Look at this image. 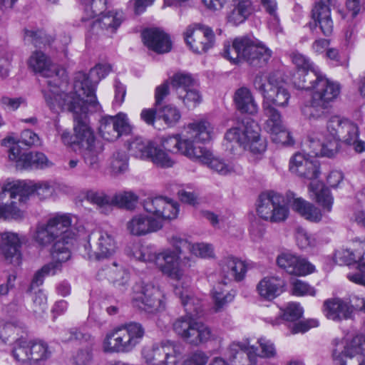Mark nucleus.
<instances>
[{"label":"nucleus","instance_id":"58","mask_svg":"<svg viewBox=\"0 0 365 365\" xmlns=\"http://www.w3.org/2000/svg\"><path fill=\"white\" fill-rule=\"evenodd\" d=\"M189 252L193 255L202 258H210L214 255L212 245L204 242L192 243Z\"/></svg>","mask_w":365,"mask_h":365},{"label":"nucleus","instance_id":"38","mask_svg":"<svg viewBox=\"0 0 365 365\" xmlns=\"http://www.w3.org/2000/svg\"><path fill=\"white\" fill-rule=\"evenodd\" d=\"M227 282H218L214 285L211 296L214 303V308L216 312H219L226 307L229 303L234 300L235 292L234 290H227L225 287Z\"/></svg>","mask_w":365,"mask_h":365},{"label":"nucleus","instance_id":"17","mask_svg":"<svg viewBox=\"0 0 365 365\" xmlns=\"http://www.w3.org/2000/svg\"><path fill=\"white\" fill-rule=\"evenodd\" d=\"M53 187L47 182L27 184L21 181L8 182L3 187V194L9 195L11 199L25 202L30 195L36 194L40 199H46L52 195Z\"/></svg>","mask_w":365,"mask_h":365},{"label":"nucleus","instance_id":"41","mask_svg":"<svg viewBox=\"0 0 365 365\" xmlns=\"http://www.w3.org/2000/svg\"><path fill=\"white\" fill-rule=\"evenodd\" d=\"M303 314V309L299 304L296 302L289 303L285 309L279 311L274 317H267L264 321L272 326H277L281 324L283 319L293 322L299 319Z\"/></svg>","mask_w":365,"mask_h":365},{"label":"nucleus","instance_id":"30","mask_svg":"<svg viewBox=\"0 0 365 365\" xmlns=\"http://www.w3.org/2000/svg\"><path fill=\"white\" fill-rule=\"evenodd\" d=\"M220 265L221 275L227 282L233 279L238 282L242 280L247 272L245 262L233 256L224 257Z\"/></svg>","mask_w":365,"mask_h":365},{"label":"nucleus","instance_id":"62","mask_svg":"<svg viewBox=\"0 0 365 365\" xmlns=\"http://www.w3.org/2000/svg\"><path fill=\"white\" fill-rule=\"evenodd\" d=\"M127 168V158L124 154L117 153L113 155L110 163V168L113 174L118 175L123 173Z\"/></svg>","mask_w":365,"mask_h":365},{"label":"nucleus","instance_id":"64","mask_svg":"<svg viewBox=\"0 0 365 365\" xmlns=\"http://www.w3.org/2000/svg\"><path fill=\"white\" fill-rule=\"evenodd\" d=\"M296 239L299 247L302 249H306L314 245V239L306 230L302 228L297 230Z\"/></svg>","mask_w":365,"mask_h":365},{"label":"nucleus","instance_id":"57","mask_svg":"<svg viewBox=\"0 0 365 365\" xmlns=\"http://www.w3.org/2000/svg\"><path fill=\"white\" fill-rule=\"evenodd\" d=\"M257 342L260 347V352L256 356L262 358H274L277 355V350L274 343L266 337H260Z\"/></svg>","mask_w":365,"mask_h":365},{"label":"nucleus","instance_id":"32","mask_svg":"<svg viewBox=\"0 0 365 365\" xmlns=\"http://www.w3.org/2000/svg\"><path fill=\"white\" fill-rule=\"evenodd\" d=\"M123 20L121 12L108 11L103 12L92 23V29L98 33V30L105 31L107 34H114L120 26Z\"/></svg>","mask_w":365,"mask_h":365},{"label":"nucleus","instance_id":"20","mask_svg":"<svg viewBox=\"0 0 365 365\" xmlns=\"http://www.w3.org/2000/svg\"><path fill=\"white\" fill-rule=\"evenodd\" d=\"M100 135L107 141H113L123 134L131 131L127 115L125 113H118L115 116L103 118L99 125Z\"/></svg>","mask_w":365,"mask_h":365},{"label":"nucleus","instance_id":"55","mask_svg":"<svg viewBox=\"0 0 365 365\" xmlns=\"http://www.w3.org/2000/svg\"><path fill=\"white\" fill-rule=\"evenodd\" d=\"M269 133L271 135L272 141L277 144L290 145L294 143L291 133L284 125H282L279 129L270 131Z\"/></svg>","mask_w":365,"mask_h":365},{"label":"nucleus","instance_id":"33","mask_svg":"<svg viewBox=\"0 0 365 365\" xmlns=\"http://www.w3.org/2000/svg\"><path fill=\"white\" fill-rule=\"evenodd\" d=\"M284 281L277 277H264L257 284V289L260 297L272 300L284 290Z\"/></svg>","mask_w":365,"mask_h":365},{"label":"nucleus","instance_id":"59","mask_svg":"<svg viewBox=\"0 0 365 365\" xmlns=\"http://www.w3.org/2000/svg\"><path fill=\"white\" fill-rule=\"evenodd\" d=\"M292 293L296 296L309 295L314 297L316 294V289L306 282L300 279H295L292 282Z\"/></svg>","mask_w":365,"mask_h":365},{"label":"nucleus","instance_id":"14","mask_svg":"<svg viewBox=\"0 0 365 365\" xmlns=\"http://www.w3.org/2000/svg\"><path fill=\"white\" fill-rule=\"evenodd\" d=\"M183 352L184 346L180 342L165 340L145 346L142 356L148 365H177L182 359Z\"/></svg>","mask_w":365,"mask_h":365},{"label":"nucleus","instance_id":"50","mask_svg":"<svg viewBox=\"0 0 365 365\" xmlns=\"http://www.w3.org/2000/svg\"><path fill=\"white\" fill-rule=\"evenodd\" d=\"M30 361L46 360L51 355L47 344L41 340H30Z\"/></svg>","mask_w":365,"mask_h":365},{"label":"nucleus","instance_id":"8","mask_svg":"<svg viewBox=\"0 0 365 365\" xmlns=\"http://www.w3.org/2000/svg\"><path fill=\"white\" fill-rule=\"evenodd\" d=\"M187 138L182 139L180 135H174L163 138L162 145L166 150L180 153L195 160L200 146L197 143H207L215 135L214 126L207 120H197L188 124Z\"/></svg>","mask_w":365,"mask_h":365},{"label":"nucleus","instance_id":"3","mask_svg":"<svg viewBox=\"0 0 365 365\" xmlns=\"http://www.w3.org/2000/svg\"><path fill=\"white\" fill-rule=\"evenodd\" d=\"M72 219L69 214L57 213L46 222L36 224L33 234L34 242L41 247L51 245L53 262L38 270L31 281V287H38L46 276L55 275L61 271V264L71 257L69 245L76 234L71 230Z\"/></svg>","mask_w":365,"mask_h":365},{"label":"nucleus","instance_id":"11","mask_svg":"<svg viewBox=\"0 0 365 365\" xmlns=\"http://www.w3.org/2000/svg\"><path fill=\"white\" fill-rule=\"evenodd\" d=\"M111 71L108 63H98L90 70L88 74L83 72L76 73L73 83V92L65 96H73L75 100L88 103L91 107H99L96 96V88L98 82Z\"/></svg>","mask_w":365,"mask_h":365},{"label":"nucleus","instance_id":"61","mask_svg":"<svg viewBox=\"0 0 365 365\" xmlns=\"http://www.w3.org/2000/svg\"><path fill=\"white\" fill-rule=\"evenodd\" d=\"M291 58L293 63L297 67V70L303 69L307 71L316 68L308 57L297 51L293 52L291 54Z\"/></svg>","mask_w":365,"mask_h":365},{"label":"nucleus","instance_id":"36","mask_svg":"<svg viewBox=\"0 0 365 365\" xmlns=\"http://www.w3.org/2000/svg\"><path fill=\"white\" fill-rule=\"evenodd\" d=\"M232 9L227 13V19L233 25H239L253 13L252 0H232Z\"/></svg>","mask_w":365,"mask_h":365},{"label":"nucleus","instance_id":"24","mask_svg":"<svg viewBox=\"0 0 365 365\" xmlns=\"http://www.w3.org/2000/svg\"><path fill=\"white\" fill-rule=\"evenodd\" d=\"M96 240L95 250L88 251V258L91 259H101L114 255L117 250V242L111 231L98 229L92 233Z\"/></svg>","mask_w":365,"mask_h":365},{"label":"nucleus","instance_id":"48","mask_svg":"<svg viewBox=\"0 0 365 365\" xmlns=\"http://www.w3.org/2000/svg\"><path fill=\"white\" fill-rule=\"evenodd\" d=\"M177 95L184 106L189 109L195 108L202 101V96L195 86L187 90L181 89Z\"/></svg>","mask_w":365,"mask_h":365},{"label":"nucleus","instance_id":"60","mask_svg":"<svg viewBox=\"0 0 365 365\" xmlns=\"http://www.w3.org/2000/svg\"><path fill=\"white\" fill-rule=\"evenodd\" d=\"M86 198L100 207L112 204L111 199L102 192L88 190L86 192Z\"/></svg>","mask_w":365,"mask_h":365},{"label":"nucleus","instance_id":"13","mask_svg":"<svg viewBox=\"0 0 365 365\" xmlns=\"http://www.w3.org/2000/svg\"><path fill=\"white\" fill-rule=\"evenodd\" d=\"M131 302L135 307L148 314H155L165 308L163 290L153 283L136 282L132 288Z\"/></svg>","mask_w":365,"mask_h":365},{"label":"nucleus","instance_id":"40","mask_svg":"<svg viewBox=\"0 0 365 365\" xmlns=\"http://www.w3.org/2000/svg\"><path fill=\"white\" fill-rule=\"evenodd\" d=\"M230 357L233 359L237 356L243 358V365H254L257 363V348L248 343L232 342L228 349Z\"/></svg>","mask_w":365,"mask_h":365},{"label":"nucleus","instance_id":"34","mask_svg":"<svg viewBox=\"0 0 365 365\" xmlns=\"http://www.w3.org/2000/svg\"><path fill=\"white\" fill-rule=\"evenodd\" d=\"M234 101L237 109L241 113L255 115L259 111L258 104L247 87H241L235 91Z\"/></svg>","mask_w":365,"mask_h":365},{"label":"nucleus","instance_id":"19","mask_svg":"<svg viewBox=\"0 0 365 365\" xmlns=\"http://www.w3.org/2000/svg\"><path fill=\"white\" fill-rule=\"evenodd\" d=\"M357 309V306L352 304L350 298L338 297L324 300L322 306V312L324 316L328 319L336 322L351 319Z\"/></svg>","mask_w":365,"mask_h":365},{"label":"nucleus","instance_id":"18","mask_svg":"<svg viewBox=\"0 0 365 365\" xmlns=\"http://www.w3.org/2000/svg\"><path fill=\"white\" fill-rule=\"evenodd\" d=\"M143 208L153 220H158L162 227L166 220L175 219L179 212L177 202L163 197L147 198L143 202Z\"/></svg>","mask_w":365,"mask_h":365},{"label":"nucleus","instance_id":"1","mask_svg":"<svg viewBox=\"0 0 365 365\" xmlns=\"http://www.w3.org/2000/svg\"><path fill=\"white\" fill-rule=\"evenodd\" d=\"M190 262V257L182 258L174 250L165 249L160 252L156 267L177 282L174 292L187 313L175 320L173 331L187 344L198 346L211 340L212 333L208 326L194 319L202 309L200 301L194 296L191 288L192 279L186 272V269L191 267Z\"/></svg>","mask_w":365,"mask_h":365},{"label":"nucleus","instance_id":"25","mask_svg":"<svg viewBox=\"0 0 365 365\" xmlns=\"http://www.w3.org/2000/svg\"><path fill=\"white\" fill-rule=\"evenodd\" d=\"M9 158L16 161L20 169L43 168L49 166L47 157L42 153H21L20 145L15 144L9 149Z\"/></svg>","mask_w":365,"mask_h":365},{"label":"nucleus","instance_id":"21","mask_svg":"<svg viewBox=\"0 0 365 365\" xmlns=\"http://www.w3.org/2000/svg\"><path fill=\"white\" fill-rule=\"evenodd\" d=\"M195 161L207 165L211 170L221 175L239 174L242 167L230 160L213 156L212 153L203 146L200 147Z\"/></svg>","mask_w":365,"mask_h":365},{"label":"nucleus","instance_id":"63","mask_svg":"<svg viewBox=\"0 0 365 365\" xmlns=\"http://www.w3.org/2000/svg\"><path fill=\"white\" fill-rule=\"evenodd\" d=\"M319 326V322L317 319H309L300 321L297 323L292 324L289 329L292 334L305 333L309 329L317 327Z\"/></svg>","mask_w":365,"mask_h":365},{"label":"nucleus","instance_id":"45","mask_svg":"<svg viewBox=\"0 0 365 365\" xmlns=\"http://www.w3.org/2000/svg\"><path fill=\"white\" fill-rule=\"evenodd\" d=\"M81 1L83 5V21L97 18L106 7V0H81Z\"/></svg>","mask_w":365,"mask_h":365},{"label":"nucleus","instance_id":"5","mask_svg":"<svg viewBox=\"0 0 365 365\" xmlns=\"http://www.w3.org/2000/svg\"><path fill=\"white\" fill-rule=\"evenodd\" d=\"M312 134L308 137L305 143L308 149V153L297 152L294 153L289 159V170L300 178L313 180L309 185V192L311 196L321 205L325 212H331L334 203V198L330 193L329 190L325 187L323 182L315 181L319 174V165L318 162L313 159L317 157L311 153L309 148V138Z\"/></svg>","mask_w":365,"mask_h":365},{"label":"nucleus","instance_id":"56","mask_svg":"<svg viewBox=\"0 0 365 365\" xmlns=\"http://www.w3.org/2000/svg\"><path fill=\"white\" fill-rule=\"evenodd\" d=\"M135 259L145 262H153L157 265V258L160 252L157 253L151 246H141L133 254Z\"/></svg>","mask_w":365,"mask_h":365},{"label":"nucleus","instance_id":"31","mask_svg":"<svg viewBox=\"0 0 365 365\" xmlns=\"http://www.w3.org/2000/svg\"><path fill=\"white\" fill-rule=\"evenodd\" d=\"M142 37L145 45L157 53H167L171 49V41L169 36L158 29H149L143 31Z\"/></svg>","mask_w":365,"mask_h":365},{"label":"nucleus","instance_id":"39","mask_svg":"<svg viewBox=\"0 0 365 365\" xmlns=\"http://www.w3.org/2000/svg\"><path fill=\"white\" fill-rule=\"evenodd\" d=\"M291 205L293 210L310 222H319L322 220L321 210L302 197L294 198Z\"/></svg>","mask_w":365,"mask_h":365},{"label":"nucleus","instance_id":"42","mask_svg":"<svg viewBox=\"0 0 365 365\" xmlns=\"http://www.w3.org/2000/svg\"><path fill=\"white\" fill-rule=\"evenodd\" d=\"M108 277L116 288L123 292L127 288L130 273L125 267L114 262L109 268Z\"/></svg>","mask_w":365,"mask_h":365},{"label":"nucleus","instance_id":"12","mask_svg":"<svg viewBox=\"0 0 365 365\" xmlns=\"http://www.w3.org/2000/svg\"><path fill=\"white\" fill-rule=\"evenodd\" d=\"M225 139L237 143L253 154H262L267 148L265 140L260 136L259 126L250 118L243 119L235 127L227 130Z\"/></svg>","mask_w":365,"mask_h":365},{"label":"nucleus","instance_id":"27","mask_svg":"<svg viewBox=\"0 0 365 365\" xmlns=\"http://www.w3.org/2000/svg\"><path fill=\"white\" fill-rule=\"evenodd\" d=\"M69 337L65 341L78 340L81 342H86L87 345L79 349L73 356L75 365H91L93 359V350L95 346L94 338L88 332L78 329H72L69 331Z\"/></svg>","mask_w":365,"mask_h":365},{"label":"nucleus","instance_id":"54","mask_svg":"<svg viewBox=\"0 0 365 365\" xmlns=\"http://www.w3.org/2000/svg\"><path fill=\"white\" fill-rule=\"evenodd\" d=\"M102 350L104 353H121L115 330L107 333L102 341Z\"/></svg>","mask_w":365,"mask_h":365},{"label":"nucleus","instance_id":"23","mask_svg":"<svg viewBox=\"0 0 365 365\" xmlns=\"http://www.w3.org/2000/svg\"><path fill=\"white\" fill-rule=\"evenodd\" d=\"M115 332L121 353H128L140 343L145 329L140 323L130 322L118 329Z\"/></svg>","mask_w":365,"mask_h":365},{"label":"nucleus","instance_id":"10","mask_svg":"<svg viewBox=\"0 0 365 365\" xmlns=\"http://www.w3.org/2000/svg\"><path fill=\"white\" fill-rule=\"evenodd\" d=\"M28 65L34 72L40 73L42 76L48 78L46 81V86L41 90H47L48 95L53 101L63 99L66 93H61V86L63 82H66L67 76L63 68L51 63V59L42 51H36L32 53L28 60Z\"/></svg>","mask_w":365,"mask_h":365},{"label":"nucleus","instance_id":"26","mask_svg":"<svg viewBox=\"0 0 365 365\" xmlns=\"http://www.w3.org/2000/svg\"><path fill=\"white\" fill-rule=\"evenodd\" d=\"M278 266L289 274L305 276L314 272L315 267L305 258L291 252H283L277 258Z\"/></svg>","mask_w":365,"mask_h":365},{"label":"nucleus","instance_id":"47","mask_svg":"<svg viewBox=\"0 0 365 365\" xmlns=\"http://www.w3.org/2000/svg\"><path fill=\"white\" fill-rule=\"evenodd\" d=\"M7 195H9L8 193L5 195L3 194V191L0 194L1 199H4ZM10 197V196H9ZM11 201L10 203H6L3 205H0V219L4 220H20L23 218L24 213L23 212L19 209L16 206V202L14 201L15 199H11L9 197Z\"/></svg>","mask_w":365,"mask_h":365},{"label":"nucleus","instance_id":"4","mask_svg":"<svg viewBox=\"0 0 365 365\" xmlns=\"http://www.w3.org/2000/svg\"><path fill=\"white\" fill-rule=\"evenodd\" d=\"M359 130L356 124L347 119L334 116L329 119L327 129L322 133H312L309 138L311 153L317 156L331 158L339 150V141L352 145L359 153L365 151V141L359 140Z\"/></svg>","mask_w":365,"mask_h":365},{"label":"nucleus","instance_id":"6","mask_svg":"<svg viewBox=\"0 0 365 365\" xmlns=\"http://www.w3.org/2000/svg\"><path fill=\"white\" fill-rule=\"evenodd\" d=\"M255 88L262 96V111L267 118L264 129L269 133L277 130L284 125L280 112L274 106L286 107L291 97L289 92L282 83H274L262 73L257 74L253 81Z\"/></svg>","mask_w":365,"mask_h":365},{"label":"nucleus","instance_id":"2","mask_svg":"<svg viewBox=\"0 0 365 365\" xmlns=\"http://www.w3.org/2000/svg\"><path fill=\"white\" fill-rule=\"evenodd\" d=\"M47 90L43 91V97L46 104L56 112L58 109H66L73 113V134L64 130L61 134L63 144L69 145L73 150H78L85 163L91 169L99 168V154L103 148L96 140L94 132L89 124L88 114L96 112L99 107H91L88 103L75 100L73 96H65L63 99L53 101Z\"/></svg>","mask_w":365,"mask_h":365},{"label":"nucleus","instance_id":"35","mask_svg":"<svg viewBox=\"0 0 365 365\" xmlns=\"http://www.w3.org/2000/svg\"><path fill=\"white\" fill-rule=\"evenodd\" d=\"M0 251L5 258L11 260L19 259L20 257L21 240L18 234L11 232L0 233Z\"/></svg>","mask_w":365,"mask_h":365},{"label":"nucleus","instance_id":"29","mask_svg":"<svg viewBox=\"0 0 365 365\" xmlns=\"http://www.w3.org/2000/svg\"><path fill=\"white\" fill-rule=\"evenodd\" d=\"M334 3L335 0H319L312 11V19L325 36L330 35L333 31L334 24L329 6Z\"/></svg>","mask_w":365,"mask_h":365},{"label":"nucleus","instance_id":"28","mask_svg":"<svg viewBox=\"0 0 365 365\" xmlns=\"http://www.w3.org/2000/svg\"><path fill=\"white\" fill-rule=\"evenodd\" d=\"M162 229L158 220H153L151 216L145 214L134 215L127 222L128 232L134 236H144Z\"/></svg>","mask_w":365,"mask_h":365},{"label":"nucleus","instance_id":"51","mask_svg":"<svg viewBox=\"0 0 365 365\" xmlns=\"http://www.w3.org/2000/svg\"><path fill=\"white\" fill-rule=\"evenodd\" d=\"M172 86L175 88L177 93L179 91L187 90L195 86V81L190 74L184 73H175L171 80Z\"/></svg>","mask_w":365,"mask_h":365},{"label":"nucleus","instance_id":"37","mask_svg":"<svg viewBox=\"0 0 365 365\" xmlns=\"http://www.w3.org/2000/svg\"><path fill=\"white\" fill-rule=\"evenodd\" d=\"M322 73L317 68L311 70L299 69L292 76V83L298 89L313 90Z\"/></svg>","mask_w":365,"mask_h":365},{"label":"nucleus","instance_id":"44","mask_svg":"<svg viewBox=\"0 0 365 365\" xmlns=\"http://www.w3.org/2000/svg\"><path fill=\"white\" fill-rule=\"evenodd\" d=\"M153 142L147 141L142 138L137 137L132 140L128 145V150L131 155L147 160L149 153H151V148Z\"/></svg>","mask_w":365,"mask_h":365},{"label":"nucleus","instance_id":"15","mask_svg":"<svg viewBox=\"0 0 365 365\" xmlns=\"http://www.w3.org/2000/svg\"><path fill=\"white\" fill-rule=\"evenodd\" d=\"M332 350L334 365H365V335H355L345 344L338 339L334 341Z\"/></svg>","mask_w":365,"mask_h":365},{"label":"nucleus","instance_id":"49","mask_svg":"<svg viewBox=\"0 0 365 365\" xmlns=\"http://www.w3.org/2000/svg\"><path fill=\"white\" fill-rule=\"evenodd\" d=\"M158 120H162L168 126L175 125L180 119V110L174 106H165L160 108L157 113Z\"/></svg>","mask_w":365,"mask_h":365},{"label":"nucleus","instance_id":"53","mask_svg":"<svg viewBox=\"0 0 365 365\" xmlns=\"http://www.w3.org/2000/svg\"><path fill=\"white\" fill-rule=\"evenodd\" d=\"M111 201L112 204H115L127 209H132L137 202L138 197L133 192H125L115 195L111 198Z\"/></svg>","mask_w":365,"mask_h":365},{"label":"nucleus","instance_id":"43","mask_svg":"<svg viewBox=\"0 0 365 365\" xmlns=\"http://www.w3.org/2000/svg\"><path fill=\"white\" fill-rule=\"evenodd\" d=\"M11 354L14 359L19 362L30 361V340L24 336L18 338L12 344Z\"/></svg>","mask_w":365,"mask_h":365},{"label":"nucleus","instance_id":"9","mask_svg":"<svg viewBox=\"0 0 365 365\" xmlns=\"http://www.w3.org/2000/svg\"><path fill=\"white\" fill-rule=\"evenodd\" d=\"M340 84L324 74L315 86L309 102L302 107V114L310 120L326 118L327 110L339 96Z\"/></svg>","mask_w":365,"mask_h":365},{"label":"nucleus","instance_id":"22","mask_svg":"<svg viewBox=\"0 0 365 365\" xmlns=\"http://www.w3.org/2000/svg\"><path fill=\"white\" fill-rule=\"evenodd\" d=\"M214 34L211 29L200 25L190 26L185 33V40L195 53L207 51L214 43Z\"/></svg>","mask_w":365,"mask_h":365},{"label":"nucleus","instance_id":"16","mask_svg":"<svg viewBox=\"0 0 365 365\" xmlns=\"http://www.w3.org/2000/svg\"><path fill=\"white\" fill-rule=\"evenodd\" d=\"M257 213L263 220L271 222H281L289 216V208L284 197L274 191L262 192L258 197Z\"/></svg>","mask_w":365,"mask_h":365},{"label":"nucleus","instance_id":"7","mask_svg":"<svg viewBox=\"0 0 365 365\" xmlns=\"http://www.w3.org/2000/svg\"><path fill=\"white\" fill-rule=\"evenodd\" d=\"M222 56L233 64L246 62L250 66L262 68L268 63L272 51L262 41L243 36L234 38L231 44H225Z\"/></svg>","mask_w":365,"mask_h":365},{"label":"nucleus","instance_id":"52","mask_svg":"<svg viewBox=\"0 0 365 365\" xmlns=\"http://www.w3.org/2000/svg\"><path fill=\"white\" fill-rule=\"evenodd\" d=\"M361 256H356V255L348 249H341L337 250L334 255V259L339 265H351L359 262L361 259Z\"/></svg>","mask_w":365,"mask_h":365},{"label":"nucleus","instance_id":"46","mask_svg":"<svg viewBox=\"0 0 365 365\" xmlns=\"http://www.w3.org/2000/svg\"><path fill=\"white\" fill-rule=\"evenodd\" d=\"M149 154L147 160L158 167L170 168L174 165V160L155 143L151 148V153Z\"/></svg>","mask_w":365,"mask_h":365}]
</instances>
